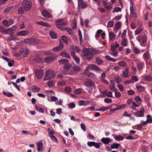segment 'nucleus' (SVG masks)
I'll use <instances>...</instances> for the list:
<instances>
[{
  "label": "nucleus",
  "mask_w": 152,
  "mask_h": 152,
  "mask_svg": "<svg viewBox=\"0 0 152 152\" xmlns=\"http://www.w3.org/2000/svg\"><path fill=\"white\" fill-rule=\"evenodd\" d=\"M100 53L99 51L96 50H91L89 49L86 48L85 51L83 52V56L88 60H90L92 58L94 55Z\"/></svg>",
  "instance_id": "f257e3e1"
},
{
  "label": "nucleus",
  "mask_w": 152,
  "mask_h": 152,
  "mask_svg": "<svg viewBox=\"0 0 152 152\" xmlns=\"http://www.w3.org/2000/svg\"><path fill=\"white\" fill-rule=\"evenodd\" d=\"M24 9L26 11H29L31 8L32 4L30 0H23L22 2Z\"/></svg>",
  "instance_id": "f03ea898"
},
{
  "label": "nucleus",
  "mask_w": 152,
  "mask_h": 152,
  "mask_svg": "<svg viewBox=\"0 0 152 152\" xmlns=\"http://www.w3.org/2000/svg\"><path fill=\"white\" fill-rule=\"evenodd\" d=\"M94 70L97 71L101 72L102 70L99 68L95 65L90 64L87 66L86 68L85 71H88L89 70Z\"/></svg>",
  "instance_id": "7ed1b4c3"
},
{
  "label": "nucleus",
  "mask_w": 152,
  "mask_h": 152,
  "mask_svg": "<svg viewBox=\"0 0 152 152\" xmlns=\"http://www.w3.org/2000/svg\"><path fill=\"white\" fill-rule=\"evenodd\" d=\"M24 41L29 45H36L38 43V41L37 39L32 38L26 39L24 40Z\"/></svg>",
  "instance_id": "20e7f679"
},
{
  "label": "nucleus",
  "mask_w": 152,
  "mask_h": 152,
  "mask_svg": "<svg viewBox=\"0 0 152 152\" xmlns=\"http://www.w3.org/2000/svg\"><path fill=\"white\" fill-rule=\"evenodd\" d=\"M35 73L37 78L38 79H39L42 78L43 72L41 70L37 69L36 70Z\"/></svg>",
  "instance_id": "39448f33"
},
{
  "label": "nucleus",
  "mask_w": 152,
  "mask_h": 152,
  "mask_svg": "<svg viewBox=\"0 0 152 152\" xmlns=\"http://www.w3.org/2000/svg\"><path fill=\"white\" fill-rule=\"evenodd\" d=\"M145 110L144 108L142 107L140 111H137L136 113H134L136 116L137 117H142L144 116V113Z\"/></svg>",
  "instance_id": "423d86ee"
},
{
  "label": "nucleus",
  "mask_w": 152,
  "mask_h": 152,
  "mask_svg": "<svg viewBox=\"0 0 152 152\" xmlns=\"http://www.w3.org/2000/svg\"><path fill=\"white\" fill-rule=\"evenodd\" d=\"M71 54L77 64H79L80 63V59L76 55L75 52L73 51H71Z\"/></svg>",
  "instance_id": "0eeeda50"
},
{
  "label": "nucleus",
  "mask_w": 152,
  "mask_h": 152,
  "mask_svg": "<svg viewBox=\"0 0 152 152\" xmlns=\"http://www.w3.org/2000/svg\"><path fill=\"white\" fill-rule=\"evenodd\" d=\"M59 63L60 64H64V67L67 68L70 65L69 64V61L66 59L60 60L59 61Z\"/></svg>",
  "instance_id": "6e6552de"
},
{
  "label": "nucleus",
  "mask_w": 152,
  "mask_h": 152,
  "mask_svg": "<svg viewBox=\"0 0 152 152\" xmlns=\"http://www.w3.org/2000/svg\"><path fill=\"white\" fill-rule=\"evenodd\" d=\"M84 85L87 87H90L91 88H95V86L94 83L91 81L88 80L85 82Z\"/></svg>",
  "instance_id": "1a4fd4ad"
},
{
  "label": "nucleus",
  "mask_w": 152,
  "mask_h": 152,
  "mask_svg": "<svg viewBox=\"0 0 152 152\" xmlns=\"http://www.w3.org/2000/svg\"><path fill=\"white\" fill-rule=\"evenodd\" d=\"M37 149L38 151H41L43 149V143L42 141H38L36 143Z\"/></svg>",
  "instance_id": "9d476101"
},
{
  "label": "nucleus",
  "mask_w": 152,
  "mask_h": 152,
  "mask_svg": "<svg viewBox=\"0 0 152 152\" xmlns=\"http://www.w3.org/2000/svg\"><path fill=\"white\" fill-rule=\"evenodd\" d=\"M29 90L32 92H37L40 91V88L34 85L30 87Z\"/></svg>",
  "instance_id": "9b49d317"
},
{
  "label": "nucleus",
  "mask_w": 152,
  "mask_h": 152,
  "mask_svg": "<svg viewBox=\"0 0 152 152\" xmlns=\"http://www.w3.org/2000/svg\"><path fill=\"white\" fill-rule=\"evenodd\" d=\"M55 76V74L52 70H48V79L53 78Z\"/></svg>",
  "instance_id": "f8f14e48"
},
{
  "label": "nucleus",
  "mask_w": 152,
  "mask_h": 152,
  "mask_svg": "<svg viewBox=\"0 0 152 152\" xmlns=\"http://www.w3.org/2000/svg\"><path fill=\"white\" fill-rule=\"evenodd\" d=\"M29 34V31L27 30H22L17 33V35L19 36H25Z\"/></svg>",
  "instance_id": "ddd939ff"
},
{
  "label": "nucleus",
  "mask_w": 152,
  "mask_h": 152,
  "mask_svg": "<svg viewBox=\"0 0 152 152\" xmlns=\"http://www.w3.org/2000/svg\"><path fill=\"white\" fill-rule=\"evenodd\" d=\"M126 105L125 104H122L120 105H118V106L117 107L115 108H114V109H111L110 110V111L112 112H114L124 108L126 107Z\"/></svg>",
  "instance_id": "4468645a"
},
{
  "label": "nucleus",
  "mask_w": 152,
  "mask_h": 152,
  "mask_svg": "<svg viewBox=\"0 0 152 152\" xmlns=\"http://www.w3.org/2000/svg\"><path fill=\"white\" fill-rule=\"evenodd\" d=\"M71 66H69V67H64V69L62 71V73L65 75H69L72 72L69 69Z\"/></svg>",
  "instance_id": "2eb2a0df"
},
{
  "label": "nucleus",
  "mask_w": 152,
  "mask_h": 152,
  "mask_svg": "<svg viewBox=\"0 0 152 152\" xmlns=\"http://www.w3.org/2000/svg\"><path fill=\"white\" fill-rule=\"evenodd\" d=\"M78 6H81L82 9H85L87 7V4L83 0H78Z\"/></svg>",
  "instance_id": "dca6fc26"
},
{
  "label": "nucleus",
  "mask_w": 152,
  "mask_h": 152,
  "mask_svg": "<svg viewBox=\"0 0 152 152\" xmlns=\"http://www.w3.org/2000/svg\"><path fill=\"white\" fill-rule=\"evenodd\" d=\"M56 24H59L62 26H65L66 24V22L64 21L63 19H59L56 22Z\"/></svg>",
  "instance_id": "f3484780"
},
{
  "label": "nucleus",
  "mask_w": 152,
  "mask_h": 152,
  "mask_svg": "<svg viewBox=\"0 0 152 152\" xmlns=\"http://www.w3.org/2000/svg\"><path fill=\"white\" fill-rule=\"evenodd\" d=\"M64 47V45L62 42H61L59 46L57 47L54 48H53L52 50L54 51H58L61 50Z\"/></svg>",
  "instance_id": "a211bd4d"
},
{
  "label": "nucleus",
  "mask_w": 152,
  "mask_h": 152,
  "mask_svg": "<svg viewBox=\"0 0 152 152\" xmlns=\"http://www.w3.org/2000/svg\"><path fill=\"white\" fill-rule=\"evenodd\" d=\"M106 72H103L101 75V76L100 79L105 84H108L109 83L107 80L105 79V78L106 77Z\"/></svg>",
  "instance_id": "6ab92c4d"
},
{
  "label": "nucleus",
  "mask_w": 152,
  "mask_h": 152,
  "mask_svg": "<svg viewBox=\"0 0 152 152\" xmlns=\"http://www.w3.org/2000/svg\"><path fill=\"white\" fill-rule=\"evenodd\" d=\"M56 59V56L54 55H52L48 56V64L50 63Z\"/></svg>",
  "instance_id": "aec40b11"
},
{
  "label": "nucleus",
  "mask_w": 152,
  "mask_h": 152,
  "mask_svg": "<svg viewBox=\"0 0 152 152\" xmlns=\"http://www.w3.org/2000/svg\"><path fill=\"white\" fill-rule=\"evenodd\" d=\"M101 141L105 144H108L111 142L110 139L108 137H103L101 139Z\"/></svg>",
  "instance_id": "412c9836"
},
{
  "label": "nucleus",
  "mask_w": 152,
  "mask_h": 152,
  "mask_svg": "<svg viewBox=\"0 0 152 152\" xmlns=\"http://www.w3.org/2000/svg\"><path fill=\"white\" fill-rule=\"evenodd\" d=\"M16 27L15 26H13L12 27L8 28V34H12L15 32L16 30Z\"/></svg>",
  "instance_id": "4be33fe9"
},
{
  "label": "nucleus",
  "mask_w": 152,
  "mask_h": 152,
  "mask_svg": "<svg viewBox=\"0 0 152 152\" xmlns=\"http://www.w3.org/2000/svg\"><path fill=\"white\" fill-rule=\"evenodd\" d=\"M95 60L96 64L98 65H101L104 63L103 61L99 57H96Z\"/></svg>",
  "instance_id": "5701e85b"
},
{
  "label": "nucleus",
  "mask_w": 152,
  "mask_h": 152,
  "mask_svg": "<svg viewBox=\"0 0 152 152\" xmlns=\"http://www.w3.org/2000/svg\"><path fill=\"white\" fill-rule=\"evenodd\" d=\"M49 34L52 38L56 39L57 38L56 34L53 31L51 30L50 31Z\"/></svg>",
  "instance_id": "b1692460"
},
{
  "label": "nucleus",
  "mask_w": 152,
  "mask_h": 152,
  "mask_svg": "<svg viewBox=\"0 0 152 152\" xmlns=\"http://www.w3.org/2000/svg\"><path fill=\"white\" fill-rule=\"evenodd\" d=\"M71 49L72 50L76 51L77 52H79L80 51V50L78 47L77 46L72 45L71 47Z\"/></svg>",
  "instance_id": "393cba45"
},
{
  "label": "nucleus",
  "mask_w": 152,
  "mask_h": 152,
  "mask_svg": "<svg viewBox=\"0 0 152 152\" xmlns=\"http://www.w3.org/2000/svg\"><path fill=\"white\" fill-rule=\"evenodd\" d=\"M113 105L112 104L110 106H106L105 107H104L103 108H101L100 109H99V110H98V111H105L107 110H108L109 109H112V106H113Z\"/></svg>",
  "instance_id": "a878e982"
},
{
  "label": "nucleus",
  "mask_w": 152,
  "mask_h": 152,
  "mask_svg": "<svg viewBox=\"0 0 152 152\" xmlns=\"http://www.w3.org/2000/svg\"><path fill=\"white\" fill-rule=\"evenodd\" d=\"M144 64L142 62H139L137 65V67L138 69V70L140 71L142 70L143 68Z\"/></svg>",
  "instance_id": "bb28decb"
},
{
  "label": "nucleus",
  "mask_w": 152,
  "mask_h": 152,
  "mask_svg": "<svg viewBox=\"0 0 152 152\" xmlns=\"http://www.w3.org/2000/svg\"><path fill=\"white\" fill-rule=\"evenodd\" d=\"M89 102L88 101H84L82 100L79 102V103L80 104V105H86L88 104Z\"/></svg>",
  "instance_id": "cd10ccee"
},
{
  "label": "nucleus",
  "mask_w": 152,
  "mask_h": 152,
  "mask_svg": "<svg viewBox=\"0 0 152 152\" xmlns=\"http://www.w3.org/2000/svg\"><path fill=\"white\" fill-rule=\"evenodd\" d=\"M61 55L62 56L65 57L67 58H70V57L69 54L66 53L65 52L63 51L61 52L60 53Z\"/></svg>",
  "instance_id": "c85d7f7f"
},
{
  "label": "nucleus",
  "mask_w": 152,
  "mask_h": 152,
  "mask_svg": "<svg viewBox=\"0 0 152 152\" xmlns=\"http://www.w3.org/2000/svg\"><path fill=\"white\" fill-rule=\"evenodd\" d=\"M52 11L50 9H48V18H51V19H48V21H53V19L52 17V16L51 15V13H52Z\"/></svg>",
  "instance_id": "c756f323"
},
{
  "label": "nucleus",
  "mask_w": 152,
  "mask_h": 152,
  "mask_svg": "<svg viewBox=\"0 0 152 152\" xmlns=\"http://www.w3.org/2000/svg\"><path fill=\"white\" fill-rule=\"evenodd\" d=\"M143 58L145 60H147L150 58L149 52H146L143 54Z\"/></svg>",
  "instance_id": "7c9ffc66"
},
{
  "label": "nucleus",
  "mask_w": 152,
  "mask_h": 152,
  "mask_svg": "<svg viewBox=\"0 0 152 152\" xmlns=\"http://www.w3.org/2000/svg\"><path fill=\"white\" fill-rule=\"evenodd\" d=\"M55 82L53 80L48 81V86L50 87H54L55 86Z\"/></svg>",
  "instance_id": "2f4dec72"
},
{
  "label": "nucleus",
  "mask_w": 152,
  "mask_h": 152,
  "mask_svg": "<svg viewBox=\"0 0 152 152\" xmlns=\"http://www.w3.org/2000/svg\"><path fill=\"white\" fill-rule=\"evenodd\" d=\"M105 58L107 60L109 61H111L112 62H115L116 61V59L115 58H112L110 57L108 55H106L105 56Z\"/></svg>",
  "instance_id": "473e14b6"
},
{
  "label": "nucleus",
  "mask_w": 152,
  "mask_h": 152,
  "mask_svg": "<svg viewBox=\"0 0 152 152\" xmlns=\"http://www.w3.org/2000/svg\"><path fill=\"white\" fill-rule=\"evenodd\" d=\"M114 137L115 139L117 141L123 140L124 139V137L121 135H116Z\"/></svg>",
  "instance_id": "72a5a7b5"
},
{
  "label": "nucleus",
  "mask_w": 152,
  "mask_h": 152,
  "mask_svg": "<svg viewBox=\"0 0 152 152\" xmlns=\"http://www.w3.org/2000/svg\"><path fill=\"white\" fill-rule=\"evenodd\" d=\"M109 39H114L115 38V35L114 33L112 32L109 33Z\"/></svg>",
  "instance_id": "f704fd0d"
},
{
  "label": "nucleus",
  "mask_w": 152,
  "mask_h": 152,
  "mask_svg": "<svg viewBox=\"0 0 152 152\" xmlns=\"http://www.w3.org/2000/svg\"><path fill=\"white\" fill-rule=\"evenodd\" d=\"M147 118V121L148 123H152V118L151 116L149 114L148 115L146 116Z\"/></svg>",
  "instance_id": "c9c22d12"
},
{
  "label": "nucleus",
  "mask_w": 152,
  "mask_h": 152,
  "mask_svg": "<svg viewBox=\"0 0 152 152\" xmlns=\"http://www.w3.org/2000/svg\"><path fill=\"white\" fill-rule=\"evenodd\" d=\"M120 145V144H119L113 143V145L110 146V147L112 149H117L119 148Z\"/></svg>",
  "instance_id": "e433bc0d"
},
{
  "label": "nucleus",
  "mask_w": 152,
  "mask_h": 152,
  "mask_svg": "<svg viewBox=\"0 0 152 152\" xmlns=\"http://www.w3.org/2000/svg\"><path fill=\"white\" fill-rule=\"evenodd\" d=\"M130 13L131 15H135V17L137 18V15L136 13L135 12V11L134 9L133 8L132 6H131L130 7Z\"/></svg>",
  "instance_id": "4c0bfd02"
},
{
  "label": "nucleus",
  "mask_w": 152,
  "mask_h": 152,
  "mask_svg": "<svg viewBox=\"0 0 152 152\" xmlns=\"http://www.w3.org/2000/svg\"><path fill=\"white\" fill-rule=\"evenodd\" d=\"M8 31V29H4L2 27L0 26V31L3 33L7 34L8 33V32H7Z\"/></svg>",
  "instance_id": "58836bf2"
},
{
  "label": "nucleus",
  "mask_w": 152,
  "mask_h": 152,
  "mask_svg": "<svg viewBox=\"0 0 152 152\" xmlns=\"http://www.w3.org/2000/svg\"><path fill=\"white\" fill-rule=\"evenodd\" d=\"M107 91H105L103 93V94H105L106 96L109 97H112L113 96L112 95V92L111 91H109L108 93H107Z\"/></svg>",
  "instance_id": "ea45409f"
},
{
  "label": "nucleus",
  "mask_w": 152,
  "mask_h": 152,
  "mask_svg": "<svg viewBox=\"0 0 152 152\" xmlns=\"http://www.w3.org/2000/svg\"><path fill=\"white\" fill-rule=\"evenodd\" d=\"M121 23L120 22H118L115 23L114 28L118 30L119 28L121 27Z\"/></svg>",
  "instance_id": "a19ab883"
},
{
  "label": "nucleus",
  "mask_w": 152,
  "mask_h": 152,
  "mask_svg": "<svg viewBox=\"0 0 152 152\" xmlns=\"http://www.w3.org/2000/svg\"><path fill=\"white\" fill-rule=\"evenodd\" d=\"M147 39V37L145 35H143L142 38V43L143 45H145L146 44Z\"/></svg>",
  "instance_id": "79ce46f5"
},
{
  "label": "nucleus",
  "mask_w": 152,
  "mask_h": 152,
  "mask_svg": "<svg viewBox=\"0 0 152 152\" xmlns=\"http://www.w3.org/2000/svg\"><path fill=\"white\" fill-rule=\"evenodd\" d=\"M3 94L4 95L7 96L9 97H12L14 96L12 94L8 92H6L5 91H3Z\"/></svg>",
  "instance_id": "37998d69"
},
{
  "label": "nucleus",
  "mask_w": 152,
  "mask_h": 152,
  "mask_svg": "<svg viewBox=\"0 0 152 152\" xmlns=\"http://www.w3.org/2000/svg\"><path fill=\"white\" fill-rule=\"evenodd\" d=\"M72 69L74 71L76 72L80 71L81 69L80 67L75 66H72Z\"/></svg>",
  "instance_id": "c03bdc74"
},
{
  "label": "nucleus",
  "mask_w": 152,
  "mask_h": 152,
  "mask_svg": "<svg viewBox=\"0 0 152 152\" xmlns=\"http://www.w3.org/2000/svg\"><path fill=\"white\" fill-rule=\"evenodd\" d=\"M136 88L139 91H143L145 89L144 87L142 86H137Z\"/></svg>",
  "instance_id": "a18cd8bd"
},
{
  "label": "nucleus",
  "mask_w": 152,
  "mask_h": 152,
  "mask_svg": "<svg viewBox=\"0 0 152 152\" xmlns=\"http://www.w3.org/2000/svg\"><path fill=\"white\" fill-rule=\"evenodd\" d=\"M142 31V28H139L135 30L134 34L135 35L139 34Z\"/></svg>",
  "instance_id": "49530a36"
},
{
  "label": "nucleus",
  "mask_w": 152,
  "mask_h": 152,
  "mask_svg": "<svg viewBox=\"0 0 152 152\" xmlns=\"http://www.w3.org/2000/svg\"><path fill=\"white\" fill-rule=\"evenodd\" d=\"M82 90H83L80 88H77L75 91L74 93L77 95L80 94L82 92Z\"/></svg>",
  "instance_id": "de8ad7c7"
},
{
  "label": "nucleus",
  "mask_w": 152,
  "mask_h": 152,
  "mask_svg": "<svg viewBox=\"0 0 152 152\" xmlns=\"http://www.w3.org/2000/svg\"><path fill=\"white\" fill-rule=\"evenodd\" d=\"M24 9L22 7H19L18 9V12L19 14H23L24 13Z\"/></svg>",
  "instance_id": "09e8293b"
},
{
  "label": "nucleus",
  "mask_w": 152,
  "mask_h": 152,
  "mask_svg": "<svg viewBox=\"0 0 152 152\" xmlns=\"http://www.w3.org/2000/svg\"><path fill=\"white\" fill-rule=\"evenodd\" d=\"M61 38L64 43L66 44L68 43L67 38L66 36H62L61 37Z\"/></svg>",
  "instance_id": "8fccbe9b"
},
{
  "label": "nucleus",
  "mask_w": 152,
  "mask_h": 152,
  "mask_svg": "<svg viewBox=\"0 0 152 152\" xmlns=\"http://www.w3.org/2000/svg\"><path fill=\"white\" fill-rule=\"evenodd\" d=\"M128 70L129 69L128 68H126L125 71L123 72V76L124 77H127L128 76Z\"/></svg>",
  "instance_id": "3c124183"
},
{
  "label": "nucleus",
  "mask_w": 152,
  "mask_h": 152,
  "mask_svg": "<svg viewBox=\"0 0 152 152\" xmlns=\"http://www.w3.org/2000/svg\"><path fill=\"white\" fill-rule=\"evenodd\" d=\"M114 81L117 83L118 84L121 82V78L119 77H116L114 78Z\"/></svg>",
  "instance_id": "603ef678"
},
{
  "label": "nucleus",
  "mask_w": 152,
  "mask_h": 152,
  "mask_svg": "<svg viewBox=\"0 0 152 152\" xmlns=\"http://www.w3.org/2000/svg\"><path fill=\"white\" fill-rule=\"evenodd\" d=\"M50 135V137L51 138V140L54 142H58V140L57 138L54 135Z\"/></svg>",
  "instance_id": "864d4df0"
},
{
  "label": "nucleus",
  "mask_w": 152,
  "mask_h": 152,
  "mask_svg": "<svg viewBox=\"0 0 152 152\" xmlns=\"http://www.w3.org/2000/svg\"><path fill=\"white\" fill-rule=\"evenodd\" d=\"M42 12V16L45 18H48V12L46 10H43Z\"/></svg>",
  "instance_id": "5fc2aeb1"
},
{
  "label": "nucleus",
  "mask_w": 152,
  "mask_h": 152,
  "mask_svg": "<svg viewBox=\"0 0 152 152\" xmlns=\"http://www.w3.org/2000/svg\"><path fill=\"white\" fill-rule=\"evenodd\" d=\"M127 40L125 39H123L122 41V45L124 46H127Z\"/></svg>",
  "instance_id": "6e6d98bb"
},
{
  "label": "nucleus",
  "mask_w": 152,
  "mask_h": 152,
  "mask_svg": "<svg viewBox=\"0 0 152 152\" xmlns=\"http://www.w3.org/2000/svg\"><path fill=\"white\" fill-rule=\"evenodd\" d=\"M145 79L148 81H152V77L150 75H146L145 77Z\"/></svg>",
  "instance_id": "4d7b16f0"
},
{
  "label": "nucleus",
  "mask_w": 152,
  "mask_h": 152,
  "mask_svg": "<svg viewBox=\"0 0 152 152\" xmlns=\"http://www.w3.org/2000/svg\"><path fill=\"white\" fill-rule=\"evenodd\" d=\"M65 30H66L68 33L70 35H71L72 33V30L71 28L69 27L65 28Z\"/></svg>",
  "instance_id": "13d9d810"
},
{
  "label": "nucleus",
  "mask_w": 152,
  "mask_h": 152,
  "mask_svg": "<svg viewBox=\"0 0 152 152\" xmlns=\"http://www.w3.org/2000/svg\"><path fill=\"white\" fill-rule=\"evenodd\" d=\"M119 65L122 67L125 66L126 64V62L124 61H122L118 63Z\"/></svg>",
  "instance_id": "bf43d9fd"
},
{
  "label": "nucleus",
  "mask_w": 152,
  "mask_h": 152,
  "mask_svg": "<svg viewBox=\"0 0 152 152\" xmlns=\"http://www.w3.org/2000/svg\"><path fill=\"white\" fill-rule=\"evenodd\" d=\"M36 23L39 25H42L43 26H47V24L46 23H45L43 22H37Z\"/></svg>",
  "instance_id": "052dcab7"
},
{
  "label": "nucleus",
  "mask_w": 152,
  "mask_h": 152,
  "mask_svg": "<svg viewBox=\"0 0 152 152\" xmlns=\"http://www.w3.org/2000/svg\"><path fill=\"white\" fill-rule=\"evenodd\" d=\"M114 22L113 21H110L107 24V26L109 27H113V26Z\"/></svg>",
  "instance_id": "680f3d73"
},
{
  "label": "nucleus",
  "mask_w": 152,
  "mask_h": 152,
  "mask_svg": "<svg viewBox=\"0 0 152 152\" xmlns=\"http://www.w3.org/2000/svg\"><path fill=\"white\" fill-rule=\"evenodd\" d=\"M131 78L132 79L131 80H133L134 82L138 81L139 80L137 77L135 75L132 76L131 77Z\"/></svg>",
  "instance_id": "e2e57ef3"
},
{
  "label": "nucleus",
  "mask_w": 152,
  "mask_h": 152,
  "mask_svg": "<svg viewBox=\"0 0 152 152\" xmlns=\"http://www.w3.org/2000/svg\"><path fill=\"white\" fill-rule=\"evenodd\" d=\"M95 143V142H94L89 141L87 142V145L89 147H91L92 146H94Z\"/></svg>",
  "instance_id": "0e129e2a"
},
{
  "label": "nucleus",
  "mask_w": 152,
  "mask_h": 152,
  "mask_svg": "<svg viewBox=\"0 0 152 152\" xmlns=\"http://www.w3.org/2000/svg\"><path fill=\"white\" fill-rule=\"evenodd\" d=\"M75 107V104L73 103H70L68 104V107L71 109H72Z\"/></svg>",
  "instance_id": "69168bd1"
},
{
  "label": "nucleus",
  "mask_w": 152,
  "mask_h": 152,
  "mask_svg": "<svg viewBox=\"0 0 152 152\" xmlns=\"http://www.w3.org/2000/svg\"><path fill=\"white\" fill-rule=\"evenodd\" d=\"M2 52V53L5 56H8L9 55L7 50L5 49L3 50Z\"/></svg>",
  "instance_id": "338daca9"
},
{
  "label": "nucleus",
  "mask_w": 152,
  "mask_h": 152,
  "mask_svg": "<svg viewBox=\"0 0 152 152\" xmlns=\"http://www.w3.org/2000/svg\"><path fill=\"white\" fill-rule=\"evenodd\" d=\"M104 102L107 103H111L112 102V100L110 98H107L104 99Z\"/></svg>",
  "instance_id": "774afa93"
}]
</instances>
